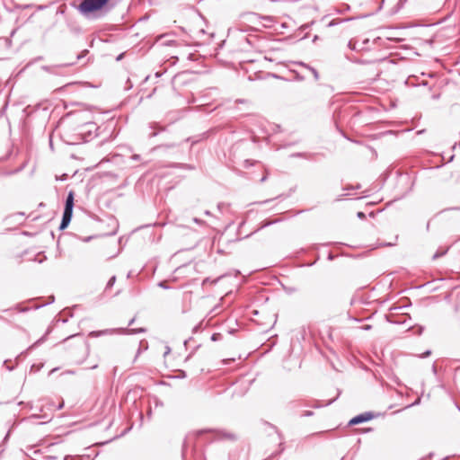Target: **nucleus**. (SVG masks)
I'll return each instance as SVG.
<instances>
[{
    "instance_id": "nucleus-11",
    "label": "nucleus",
    "mask_w": 460,
    "mask_h": 460,
    "mask_svg": "<svg viewBox=\"0 0 460 460\" xmlns=\"http://www.w3.org/2000/svg\"><path fill=\"white\" fill-rule=\"evenodd\" d=\"M193 221H194L196 224H199V225H200V224H203V221H202V220H200V219H199V218H198V217H194V218H193Z\"/></svg>"
},
{
    "instance_id": "nucleus-7",
    "label": "nucleus",
    "mask_w": 460,
    "mask_h": 460,
    "mask_svg": "<svg viewBox=\"0 0 460 460\" xmlns=\"http://www.w3.org/2000/svg\"><path fill=\"white\" fill-rule=\"evenodd\" d=\"M367 420H369L368 416L359 415V416H357V417L353 418L349 421V424H358V423L363 422V421Z\"/></svg>"
},
{
    "instance_id": "nucleus-4",
    "label": "nucleus",
    "mask_w": 460,
    "mask_h": 460,
    "mask_svg": "<svg viewBox=\"0 0 460 460\" xmlns=\"http://www.w3.org/2000/svg\"><path fill=\"white\" fill-rule=\"evenodd\" d=\"M299 67H301V70H294V73L296 74V79L297 80H305L309 75H312L314 77H316V69L314 67L307 66L304 63H298Z\"/></svg>"
},
{
    "instance_id": "nucleus-6",
    "label": "nucleus",
    "mask_w": 460,
    "mask_h": 460,
    "mask_svg": "<svg viewBox=\"0 0 460 460\" xmlns=\"http://www.w3.org/2000/svg\"><path fill=\"white\" fill-rule=\"evenodd\" d=\"M251 16L252 19H261V20L265 21L266 22L263 24L265 27H268V28L271 27V22H272L271 17H269V16L257 17L255 14H251Z\"/></svg>"
},
{
    "instance_id": "nucleus-15",
    "label": "nucleus",
    "mask_w": 460,
    "mask_h": 460,
    "mask_svg": "<svg viewBox=\"0 0 460 460\" xmlns=\"http://www.w3.org/2000/svg\"><path fill=\"white\" fill-rule=\"evenodd\" d=\"M156 135H157V133H156V132H153V133L150 135V137H155Z\"/></svg>"
},
{
    "instance_id": "nucleus-5",
    "label": "nucleus",
    "mask_w": 460,
    "mask_h": 460,
    "mask_svg": "<svg viewBox=\"0 0 460 460\" xmlns=\"http://www.w3.org/2000/svg\"><path fill=\"white\" fill-rule=\"evenodd\" d=\"M73 65V63H67V64H60V65H54V66H43L42 69L46 72L57 74V70L61 67H66Z\"/></svg>"
},
{
    "instance_id": "nucleus-17",
    "label": "nucleus",
    "mask_w": 460,
    "mask_h": 460,
    "mask_svg": "<svg viewBox=\"0 0 460 460\" xmlns=\"http://www.w3.org/2000/svg\"><path fill=\"white\" fill-rule=\"evenodd\" d=\"M270 224H271L270 222H269V223H266V224H264V225H263V226H270Z\"/></svg>"
},
{
    "instance_id": "nucleus-23",
    "label": "nucleus",
    "mask_w": 460,
    "mask_h": 460,
    "mask_svg": "<svg viewBox=\"0 0 460 460\" xmlns=\"http://www.w3.org/2000/svg\"><path fill=\"white\" fill-rule=\"evenodd\" d=\"M207 281H208V279H204L203 283L205 284Z\"/></svg>"
},
{
    "instance_id": "nucleus-12",
    "label": "nucleus",
    "mask_w": 460,
    "mask_h": 460,
    "mask_svg": "<svg viewBox=\"0 0 460 460\" xmlns=\"http://www.w3.org/2000/svg\"><path fill=\"white\" fill-rule=\"evenodd\" d=\"M302 415L303 416H312L313 415V411H305Z\"/></svg>"
},
{
    "instance_id": "nucleus-16",
    "label": "nucleus",
    "mask_w": 460,
    "mask_h": 460,
    "mask_svg": "<svg viewBox=\"0 0 460 460\" xmlns=\"http://www.w3.org/2000/svg\"><path fill=\"white\" fill-rule=\"evenodd\" d=\"M216 339H217L216 334H213V335H212V340H213V341H216Z\"/></svg>"
},
{
    "instance_id": "nucleus-1",
    "label": "nucleus",
    "mask_w": 460,
    "mask_h": 460,
    "mask_svg": "<svg viewBox=\"0 0 460 460\" xmlns=\"http://www.w3.org/2000/svg\"><path fill=\"white\" fill-rule=\"evenodd\" d=\"M109 0H83L78 5V11L84 16L102 9Z\"/></svg>"
},
{
    "instance_id": "nucleus-13",
    "label": "nucleus",
    "mask_w": 460,
    "mask_h": 460,
    "mask_svg": "<svg viewBox=\"0 0 460 460\" xmlns=\"http://www.w3.org/2000/svg\"><path fill=\"white\" fill-rule=\"evenodd\" d=\"M266 179H267V176H266V175H265V176H263V177L261 179V182H264V181H266Z\"/></svg>"
},
{
    "instance_id": "nucleus-19",
    "label": "nucleus",
    "mask_w": 460,
    "mask_h": 460,
    "mask_svg": "<svg viewBox=\"0 0 460 460\" xmlns=\"http://www.w3.org/2000/svg\"><path fill=\"white\" fill-rule=\"evenodd\" d=\"M205 214H206V215H210V212H209L208 210H206V211H205Z\"/></svg>"
},
{
    "instance_id": "nucleus-10",
    "label": "nucleus",
    "mask_w": 460,
    "mask_h": 460,
    "mask_svg": "<svg viewBox=\"0 0 460 460\" xmlns=\"http://www.w3.org/2000/svg\"><path fill=\"white\" fill-rule=\"evenodd\" d=\"M87 52V50L83 51L81 54L77 56V59H81L82 58H84Z\"/></svg>"
},
{
    "instance_id": "nucleus-14",
    "label": "nucleus",
    "mask_w": 460,
    "mask_h": 460,
    "mask_svg": "<svg viewBox=\"0 0 460 460\" xmlns=\"http://www.w3.org/2000/svg\"><path fill=\"white\" fill-rule=\"evenodd\" d=\"M134 322H135V318H132V319L129 321L128 325H132Z\"/></svg>"
},
{
    "instance_id": "nucleus-22",
    "label": "nucleus",
    "mask_w": 460,
    "mask_h": 460,
    "mask_svg": "<svg viewBox=\"0 0 460 460\" xmlns=\"http://www.w3.org/2000/svg\"><path fill=\"white\" fill-rule=\"evenodd\" d=\"M315 40H316V36H314V37L313 38V41H315Z\"/></svg>"
},
{
    "instance_id": "nucleus-20",
    "label": "nucleus",
    "mask_w": 460,
    "mask_h": 460,
    "mask_svg": "<svg viewBox=\"0 0 460 460\" xmlns=\"http://www.w3.org/2000/svg\"><path fill=\"white\" fill-rule=\"evenodd\" d=\"M63 407V403L59 404L58 409H61Z\"/></svg>"
},
{
    "instance_id": "nucleus-9",
    "label": "nucleus",
    "mask_w": 460,
    "mask_h": 460,
    "mask_svg": "<svg viewBox=\"0 0 460 460\" xmlns=\"http://www.w3.org/2000/svg\"><path fill=\"white\" fill-rule=\"evenodd\" d=\"M130 158L133 161H139L141 157L139 155H133Z\"/></svg>"
},
{
    "instance_id": "nucleus-8",
    "label": "nucleus",
    "mask_w": 460,
    "mask_h": 460,
    "mask_svg": "<svg viewBox=\"0 0 460 460\" xmlns=\"http://www.w3.org/2000/svg\"><path fill=\"white\" fill-rule=\"evenodd\" d=\"M115 281H116V277H115V276H112V277L109 279V281H108V283H107V286H106V288H111V287L114 285Z\"/></svg>"
},
{
    "instance_id": "nucleus-3",
    "label": "nucleus",
    "mask_w": 460,
    "mask_h": 460,
    "mask_svg": "<svg viewBox=\"0 0 460 460\" xmlns=\"http://www.w3.org/2000/svg\"><path fill=\"white\" fill-rule=\"evenodd\" d=\"M146 329L144 328H138V329H105L102 331H94L91 332L89 336L91 337H99L102 335H108V334H113L116 332L123 333V334H135V333H140L145 332Z\"/></svg>"
},
{
    "instance_id": "nucleus-21",
    "label": "nucleus",
    "mask_w": 460,
    "mask_h": 460,
    "mask_svg": "<svg viewBox=\"0 0 460 460\" xmlns=\"http://www.w3.org/2000/svg\"><path fill=\"white\" fill-rule=\"evenodd\" d=\"M362 216H363V213L359 212L358 217H362Z\"/></svg>"
},
{
    "instance_id": "nucleus-18",
    "label": "nucleus",
    "mask_w": 460,
    "mask_h": 460,
    "mask_svg": "<svg viewBox=\"0 0 460 460\" xmlns=\"http://www.w3.org/2000/svg\"><path fill=\"white\" fill-rule=\"evenodd\" d=\"M170 352V349L167 348V350H165V355L168 354Z\"/></svg>"
},
{
    "instance_id": "nucleus-2",
    "label": "nucleus",
    "mask_w": 460,
    "mask_h": 460,
    "mask_svg": "<svg viewBox=\"0 0 460 460\" xmlns=\"http://www.w3.org/2000/svg\"><path fill=\"white\" fill-rule=\"evenodd\" d=\"M73 208H74V192L70 191L66 199L65 209L63 212L61 224L59 226L60 230L66 229L68 226L69 223L71 222Z\"/></svg>"
}]
</instances>
